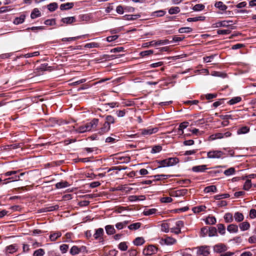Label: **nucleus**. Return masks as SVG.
<instances>
[{
    "mask_svg": "<svg viewBox=\"0 0 256 256\" xmlns=\"http://www.w3.org/2000/svg\"><path fill=\"white\" fill-rule=\"evenodd\" d=\"M116 122L115 118L111 116L108 115L105 118V121L100 124V128L97 130L98 134L102 135L108 133L110 128V124H114Z\"/></svg>",
    "mask_w": 256,
    "mask_h": 256,
    "instance_id": "1",
    "label": "nucleus"
},
{
    "mask_svg": "<svg viewBox=\"0 0 256 256\" xmlns=\"http://www.w3.org/2000/svg\"><path fill=\"white\" fill-rule=\"evenodd\" d=\"M98 119L93 118L90 122L78 127L76 130V132L80 133H84L90 131L93 128H96L98 124Z\"/></svg>",
    "mask_w": 256,
    "mask_h": 256,
    "instance_id": "2",
    "label": "nucleus"
},
{
    "mask_svg": "<svg viewBox=\"0 0 256 256\" xmlns=\"http://www.w3.org/2000/svg\"><path fill=\"white\" fill-rule=\"evenodd\" d=\"M178 162V160L176 158H166L162 160H156V163L158 164L157 168H160L164 167H168L172 166Z\"/></svg>",
    "mask_w": 256,
    "mask_h": 256,
    "instance_id": "3",
    "label": "nucleus"
},
{
    "mask_svg": "<svg viewBox=\"0 0 256 256\" xmlns=\"http://www.w3.org/2000/svg\"><path fill=\"white\" fill-rule=\"evenodd\" d=\"M158 240V242L162 246L172 245L176 242V240L175 238L167 236H166L164 238H159Z\"/></svg>",
    "mask_w": 256,
    "mask_h": 256,
    "instance_id": "4",
    "label": "nucleus"
},
{
    "mask_svg": "<svg viewBox=\"0 0 256 256\" xmlns=\"http://www.w3.org/2000/svg\"><path fill=\"white\" fill-rule=\"evenodd\" d=\"M230 22H232V20H222L218 22L212 24L213 28H220V27H228L231 30L235 28V26L232 24H230Z\"/></svg>",
    "mask_w": 256,
    "mask_h": 256,
    "instance_id": "5",
    "label": "nucleus"
},
{
    "mask_svg": "<svg viewBox=\"0 0 256 256\" xmlns=\"http://www.w3.org/2000/svg\"><path fill=\"white\" fill-rule=\"evenodd\" d=\"M158 130V128L157 127L151 128L149 127L146 128H142L140 130L141 134L144 136H148L152 134L156 133Z\"/></svg>",
    "mask_w": 256,
    "mask_h": 256,
    "instance_id": "6",
    "label": "nucleus"
},
{
    "mask_svg": "<svg viewBox=\"0 0 256 256\" xmlns=\"http://www.w3.org/2000/svg\"><path fill=\"white\" fill-rule=\"evenodd\" d=\"M224 153L220 150H213L207 152V158H221Z\"/></svg>",
    "mask_w": 256,
    "mask_h": 256,
    "instance_id": "7",
    "label": "nucleus"
},
{
    "mask_svg": "<svg viewBox=\"0 0 256 256\" xmlns=\"http://www.w3.org/2000/svg\"><path fill=\"white\" fill-rule=\"evenodd\" d=\"M158 251V248L154 245H149L143 250V253L146 256H151L156 254Z\"/></svg>",
    "mask_w": 256,
    "mask_h": 256,
    "instance_id": "8",
    "label": "nucleus"
},
{
    "mask_svg": "<svg viewBox=\"0 0 256 256\" xmlns=\"http://www.w3.org/2000/svg\"><path fill=\"white\" fill-rule=\"evenodd\" d=\"M197 254L198 255H202L203 256H208L210 254V246H204L198 248Z\"/></svg>",
    "mask_w": 256,
    "mask_h": 256,
    "instance_id": "9",
    "label": "nucleus"
},
{
    "mask_svg": "<svg viewBox=\"0 0 256 256\" xmlns=\"http://www.w3.org/2000/svg\"><path fill=\"white\" fill-rule=\"evenodd\" d=\"M213 250L214 252L222 253L226 251L228 246L224 244H218L214 246Z\"/></svg>",
    "mask_w": 256,
    "mask_h": 256,
    "instance_id": "10",
    "label": "nucleus"
},
{
    "mask_svg": "<svg viewBox=\"0 0 256 256\" xmlns=\"http://www.w3.org/2000/svg\"><path fill=\"white\" fill-rule=\"evenodd\" d=\"M104 234V230L102 228H98L96 230L95 233L94 234V237L95 240L103 241V235Z\"/></svg>",
    "mask_w": 256,
    "mask_h": 256,
    "instance_id": "11",
    "label": "nucleus"
},
{
    "mask_svg": "<svg viewBox=\"0 0 256 256\" xmlns=\"http://www.w3.org/2000/svg\"><path fill=\"white\" fill-rule=\"evenodd\" d=\"M206 169V166L205 164H203L194 166L192 168V172H204Z\"/></svg>",
    "mask_w": 256,
    "mask_h": 256,
    "instance_id": "12",
    "label": "nucleus"
},
{
    "mask_svg": "<svg viewBox=\"0 0 256 256\" xmlns=\"http://www.w3.org/2000/svg\"><path fill=\"white\" fill-rule=\"evenodd\" d=\"M188 190L186 189H181L174 191L172 193V196L180 197L184 196L187 194Z\"/></svg>",
    "mask_w": 256,
    "mask_h": 256,
    "instance_id": "13",
    "label": "nucleus"
},
{
    "mask_svg": "<svg viewBox=\"0 0 256 256\" xmlns=\"http://www.w3.org/2000/svg\"><path fill=\"white\" fill-rule=\"evenodd\" d=\"M61 22L66 24H70L76 22V19L74 16H68L61 19Z\"/></svg>",
    "mask_w": 256,
    "mask_h": 256,
    "instance_id": "14",
    "label": "nucleus"
},
{
    "mask_svg": "<svg viewBox=\"0 0 256 256\" xmlns=\"http://www.w3.org/2000/svg\"><path fill=\"white\" fill-rule=\"evenodd\" d=\"M90 35L88 34H84L82 36H79L75 37H71V38H62V41L63 42H69L72 40H75L82 38H88Z\"/></svg>",
    "mask_w": 256,
    "mask_h": 256,
    "instance_id": "15",
    "label": "nucleus"
},
{
    "mask_svg": "<svg viewBox=\"0 0 256 256\" xmlns=\"http://www.w3.org/2000/svg\"><path fill=\"white\" fill-rule=\"evenodd\" d=\"M74 6L73 2H67L62 4L60 6V9L62 10H68L72 8Z\"/></svg>",
    "mask_w": 256,
    "mask_h": 256,
    "instance_id": "16",
    "label": "nucleus"
},
{
    "mask_svg": "<svg viewBox=\"0 0 256 256\" xmlns=\"http://www.w3.org/2000/svg\"><path fill=\"white\" fill-rule=\"evenodd\" d=\"M26 18V15L24 14H21L19 17H16L14 20V24H19L23 23Z\"/></svg>",
    "mask_w": 256,
    "mask_h": 256,
    "instance_id": "17",
    "label": "nucleus"
},
{
    "mask_svg": "<svg viewBox=\"0 0 256 256\" xmlns=\"http://www.w3.org/2000/svg\"><path fill=\"white\" fill-rule=\"evenodd\" d=\"M204 193L216 192L217 188L214 185L208 186L204 188Z\"/></svg>",
    "mask_w": 256,
    "mask_h": 256,
    "instance_id": "18",
    "label": "nucleus"
},
{
    "mask_svg": "<svg viewBox=\"0 0 256 256\" xmlns=\"http://www.w3.org/2000/svg\"><path fill=\"white\" fill-rule=\"evenodd\" d=\"M227 230L230 233H236L238 230V226L236 224H230L228 226Z\"/></svg>",
    "mask_w": 256,
    "mask_h": 256,
    "instance_id": "19",
    "label": "nucleus"
},
{
    "mask_svg": "<svg viewBox=\"0 0 256 256\" xmlns=\"http://www.w3.org/2000/svg\"><path fill=\"white\" fill-rule=\"evenodd\" d=\"M62 236V232H57L51 234L50 235V239L52 242L56 241L58 238Z\"/></svg>",
    "mask_w": 256,
    "mask_h": 256,
    "instance_id": "20",
    "label": "nucleus"
},
{
    "mask_svg": "<svg viewBox=\"0 0 256 256\" xmlns=\"http://www.w3.org/2000/svg\"><path fill=\"white\" fill-rule=\"evenodd\" d=\"M106 234L108 235H112L116 233V230L112 225H107L105 226Z\"/></svg>",
    "mask_w": 256,
    "mask_h": 256,
    "instance_id": "21",
    "label": "nucleus"
},
{
    "mask_svg": "<svg viewBox=\"0 0 256 256\" xmlns=\"http://www.w3.org/2000/svg\"><path fill=\"white\" fill-rule=\"evenodd\" d=\"M234 217L235 220L238 222H242L244 219L243 214L240 212H235Z\"/></svg>",
    "mask_w": 256,
    "mask_h": 256,
    "instance_id": "22",
    "label": "nucleus"
},
{
    "mask_svg": "<svg viewBox=\"0 0 256 256\" xmlns=\"http://www.w3.org/2000/svg\"><path fill=\"white\" fill-rule=\"evenodd\" d=\"M240 228L242 231L248 230L250 228V224L248 222L245 221L239 224Z\"/></svg>",
    "mask_w": 256,
    "mask_h": 256,
    "instance_id": "23",
    "label": "nucleus"
},
{
    "mask_svg": "<svg viewBox=\"0 0 256 256\" xmlns=\"http://www.w3.org/2000/svg\"><path fill=\"white\" fill-rule=\"evenodd\" d=\"M40 16H41V12L38 10V9L37 8H34L32 10V11L30 14V18L32 19H34V18L40 17Z\"/></svg>",
    "mask_w": 256,
    "mask_h": 256,
    "instance_id": "24",
    "label": "nucleus"
},
{
    "mask_svg": "<svg viewBox=\"0 0 256 256\" xmlns=\"http://www.w3.org/2000/svg\"><path fill=\"white\" fill-rule=\"evenodd\" d=\"M224 221L226 223L232 222L234 220V216L230 212L226 213L224 216Z\"/></svg>",
    "mask_w": 256,
    "mask_h": 256,
    "instance_id": "25",
    "label": "nucleus"
},
{
    "mask_svg": "<svg viewBox=\"0 0 256 256\" xmlns=\"http://www.w3.org/2000/svg\"><path fill=\"white\" fill-rule=\"evenodd\" d=\"M214 6L222 10H226L228 7L222 2H217L215 3Z\"/></svg>",
    "mask_w": 256,
    "mask_h": 256,
    "instance_id": "26",
    "label": "nucleus"
},
{
    "mask_svg": "<svg viewBox=\"0 0 256 256\" xmlns=\"http://www.w3.org/2000/svg\"><path fill=\"white\" fill-rule=\"evenodd\" d=\"M222 133L218 132L213 134L210 135L208 137V140H214L216 139H222Z\"/></svg>",
    "mask_w": 256,
    "mask_h": 256,
    "instance_id": "27",
    "label": "nucleus"
},
{
    "mask_svg": "<svg viewBox=\"0 0 256 256\" xmlns=\"http://www.w3.org/2000/svg\"><path fill=\"white\" fill-rule=\"evenodd\" d=\"M141 226L142 224L140 222H138L130 224L128 226V228L130 230H135L140 228L141 227Z\"/></svg>",
    "mask_w": 256,
    "mask_h": 256,
    "instance_id": "28",
    "label": "nucleus"
},
{
    "mask_svg": "<svg viewBox=\"0 0 256 256\" xmlns=\"http://www.w3.org/2000/svg\"><path fill=\"white\" fill-rule=\"evenodd\" d=\"M216 222V218L214 216H208L206 218L205 222L207 224H214Z\"/></svg>",
    "mask_w": 256,
    "mask_h": 256,
    "instance_id": "29",
    "label": "nucleus"
},
{
    "mask_svg": "<svg viewBox=\"0 0 256 256\" xmlns=\"http://www.w3.org/2000/svg\"><path fill=\"white\" fill-rule=\"evenodd\" d=\"M145 242L144 238L142 237H138L134 239L133 242L135 246H139L143 244Z\"/></svg>",
    "mask_w": 256,
    "mask_h": 256,
    "instance_id": "30",
    "label": "nucleus"
},
{
    "mask_svg": "<svg viewBox=\"0 0 256 256\" xmlns=\"http://www.w3.org/2000/svg\"><path fill=\"white\" fill-rule=\"evenodd\" d=\"M18 248H16V246L14 244H12L8 246L6 248V252L9 254H14L16 252Z\"/></svg>",
    "mask_w": 256,
    "mask_h": 256,
    "instance_id": "31",
    "label": "nucleus"
},
{
    "mask_svg": "<svg viewBox=\"0 0 256 256\" xmlns=\"http://www.w3.org/2000/svg\"><path fill=\"white\" fill-rule=\"evenodd\" d=\"M70 184L66 181H62L56 184V188H62L68 186Z\"/></svg>",
    "mask_w": 256,
    "mask_h": 256,
    "instance_id": "32",
    "label": "nucleus"
},
{
    "mask_svg": "<svg viewBox=\"0 0 256 256\" xmlns=\"http://www.w3.org/2000/svg\"><path fill=\"white\" fill-rule=\"evenodd\" d=\"M250 128L247 126H244L240 128L237 131L238 134H245L249 132Z\"/></svg>",
    "mask_w": 256,
    "mask_h": 256,
    "instance_id": "33",
    "label": "nucleus"
},
{
    "mask_svg": "<svg viewBox=\"0 0 256 256\" xmlns=\"http://www.w3.org/2000/svg\"><path fill=\"white\" fill-rule=\"evenodd\" d=\"M242 100V98L240 96H236L232 98L231 100H230L228 102V104L230 105H233L236 104H237L239 102H240Z\"/></svg>",
    "mask_w": 256,
    "mask_h": 256,
    "instance_id": "34",
    "label": "nucleus"
},
{
    "mask_svg": "<svg viewBox=\"0 0 256 256\" xmlns=\"http://www.w3.org/2000/svg\"><path fill=\"white\" fill-rule=\"evenodd\" d=\"M125 18V19L126 20H135L136 19H138L140 17V14H126L124 16Z\"/></svg>",
    "mask_w": 256,
    "mask_h": 256,
    "instance_id": "35",
    "label": "nucleus"
},
{
    "mask_svg": "<svg viewBox=\"0 0 256 256\" xmlns=\"http://www.w3.org/2000/svg\"><path fill=\"white\" fill-rule=\"evenodd\" d=\"M208 231V235L210 237L217 236V230L215 227H210Z\"/></svg>",
    "mask_w": 256,
    "mask_h": 256,
    "instance_id": "36",
    "label": "nucleus"
},
{
    "mask_svg": "<svg viewBox=\"0 0 256 256\" xmlns=\"http://www.w3.org/2000/svg\"><path fill=\"white\" fill-rule=\"evenodd\" d=\"M166 13V12L164 10H156L152 14V16L154 17H162Z\"/></svg>",
    "mask_w": 256,
    "mask_h": 256,
    "instance_id": "37",
    "label": "nucleus"
},
{
    "mask_svg": "<svg viewBox=\"0 0 256 256\" xmlns=\"http://www.w3.org/2000/svg\"><path fill=\"white\" fill-rule=\"evenodd\" d=\"M206 208L204 206H198L194 207L192 209L194 213H199L201 212L204 211Z\"/></svg>",
    "mask_w": 256,
    "mask_h": 256,
    "instance_id": "38",
    "label": "nucleus"
},
{
    "mask_svg": "<svg viewBox=\"0 0 256 256\" xmlns=\"http://www.w3.org/2000/svg\"><path fill=\"white\" fill-rule=\"evenodd\" d=\"M47 8L49 11L52 12H54L58 8V4L56 2H52L48 4L47 6Z\"/></svg>",
    "mask_w": 256,
    "mask_h": 256,
    "instance_id": "39",
    "label": "nucleus"
},
{
    "mask_svg": "<svg viewBox=\"0 0 256 256\" xmlns=\"http://www.w3.org/2000/svg\"><path fill=\"white\" fill-rule=\"evenodd\" d=\"M217 227L218 231L220 234L223 235L226 233V228L224 224H218Z\"/></svg>",
    "mask_w": 256,
    "mask_h": 256,
    "instance_id": "40",
    "label": "nucleus"
},
{
    "mask_svg": "<svg viewBox=\"0 0 256 256\" xmlns=\"http://www.w3.org/2000/svg\"><path fill=\"white\" fill-rule=\"evenodd\" d=\"M180 9L178 6L172 7L168 10V13L170 14H176L180 12Z\"/></svg>",
    "mask_w": 256,
    "mask_h": 256,
    "instance_id": "41",
    "label": "nucleus"
},
{
    "mask_svg": "<svg viewBox=\"0 0 256 256\" xmlns=\"http://www.w3.org/2000/svg\"><path fill=\"white\" fill-rule=\"evenodd\" d=\"M116 158L118 160H121L122 163H128L130 161V156H117Z\"/></svg>",
    "mask_w": 256,
    "mask_h": 256,
    "instance_id": "42",
    "label": "nucleus"
},
{
    "mask_svg": "<svg viewBox=\"0 0 256 256\" xmlns=\"http://www.w3.org/2000/svg\"><path fill=\"white\" fill-rule=\"evenodd\" d=\"M70 252L72 256L79 254L80 252L79 248L76 246H72L70 250Z\"/></svg>",
    "mask_w": 256,
    "mask_h": 256,
    "instance_id": "43",
    "label": "nucleus"
},
{
    "mask_svg": "<svg viewBox=\"0 0 256 256\" xmlns=\"http://www.w3.org/2000/svg\"><path fill=\"white\" fill-rule=\"evenodd\" d=\"M189 124V122H184L180 124L178 128V131H180L182 134L184 132L183 130L186 128Z\"/></svg>",
    "mask_w": 256,
    "mask_h": 256,
    "instance_id": "44",
    "label": "nucleus"
},
{
    "mask_svg": "<svg viewBox=\"0 0 256 256\" xmlns=\"http://www.w3.org/2000/svg\"><path fill=\"white\" fill-rule=\"evenodd\" d=\"M130 110V109L128 108L117 110L116 112V114L118 117H124Z\"/></svg>",
    "mask_w": 256,
    "mask_h": 256,
    "instance_id": "45",
    "label": "nucleus"
},
{
    "mask_svg": "<svg viewBox=\"0 0 256 256\" xmlns=\"http://www.w3.org/2000/svg\"><path fill=\"white\" fill-rule=\"evenodd\" d=\"M84 47L85 48H98L100 47V44L95 42H92L90 43L86 44Z\"/></svg>",
    "mask_w": 256,
    "mask_h": 256,
    "instance_id": "46",
    "label": "nucleus"
},
{
    "mask_svg": "<svg viewBox=\"0 0 256 256\" xmlns=\"http://www.w3.org/2000/svg\"><path fill=\"white\" fill-rule=\"evenodd\" d=\"M235 168H230L224 171V173L226 176H230L235 173Z\"/></svg>",
    "mask_w": 256,
    "mask_h": 256,
    "instance_id": "47",
    "label": "nucleus"
},
{
    "mask_svg": "<svg viewBox=\"0 0 256 256\" xmlns=\"http://www.w3.org/2000/svg\"><path fill=\"white\" fill-rule=\"evenodd\" d=\"M155 178L154 180H160L162 178L166 179L170 177V175L167 174H158L153 176Z\"/></svg>",
    "mask_w": 256,
    "mask_h": 256,
    "instance_id": "48",
    "label": "nucleus"
},
{
    "mask_svg": "<svg viewBox=\"0 0 256 256\" xmlns=\"http://www.w3.org/2000/svg\"><path fill=\"white\" fill-rule=\"evenodd\" d=\"M192 31V28L190 27L181 28H179L180 33H190Z\"/></svg>",
    "mask_w": 256,
    "mask_h": 256,
    "instance_id": "49",
    "label": "nucleus"
},
{
    "mask_svg": "<svg viewBox=\"0 0 256 256\" xmlns=\"http://www.w3.org/2000/svg\"><path fill=\"white\" fill-rule=\"evenodd\" d=\"M118 248L122 251H126L128 249L127 242H121L118 246Z\"/></svg>",
    "mask_w": 256,
    "mask_h": 256,
    "instance_id": "50",
    "label": "nucleus"
},
{
    "mask_svg": "<svg viewBox=\"0 0 256 256\" xmlns=\"http://www.w3.org/2000/svg\"><path fill=\"white\" fill-rule=\"evenodd\" d=\"M50 120L54 124H57L58 125H61L66 124V122L62 120H56V118H50Z\"/></svg>",
    "mask_w": 256,
    "mask_h": 256,
    "instance_id": "51",
    "label": "nucleus"
},
{
    "mask_svg": "<svg viewBox=\"0 0 256 256\" xmlns=\"http://www.w3.org/2000/svg\"><path fill=\"white\" fill-rule=\"evenodd\" d=\"M45 254L44 250L42 248H40L34 252L33 256H43Z\"/></svg>",
    "mask_w": 256,
    "mask_h": 256,
    "instance_id": "52",
    "label": "nucleus"
},
{
    "mask_svg": "<svg viewBox=\"0 0 256 256\" xmlns=\"http://www.w3.org/2000/svg\"><path fill=\"white\" fill-rule=\"evenodd\" d=\"M162 150V146L160 145L154 146L152 147L151 153L156 154L160 152Z\"/></svg>",
    "mask_w": 256,
    "mask_h": 256,
    "instance_id": "53",
    "label": "nucleus"
},
{
    "mask_svg": "<svg viewBox=\"0 0 256 256\" xmlns=\"http://www.w3.org/2000/svg\"><path fill=\"white\" fill-rule=\"evenodd\" d=\"M252 187L251 180H247L244 185L243 188L246 190H249Z\"/></svg>",
    "mask_w": 256,
    "mask_h": 256,
    "instance_id": "54",
    "label": "nucleus"
},
{
    "mask_svg": "<svg viewBox=\"0 0 256 256\" xmlns=\"http://www.w3.org/2000/svg\"><path fill=\"white\" fill-rule=\"evenodd\" d=\"M154 53V51L152 50H147L144 51H142L140 52V55L142 57H144L148 56H150L152 54Z\"/></svg>",
    "mask_w": 256,
    "mask_h": 256,
    "instance_id": "55",
    "label": "nucleus"
},
{
    "mask_svg": "<svg viewBox=\"0 0 256 256\" xmlns=\"http://www.w3.org/2000/svg\"><path fill=\"white\" fill-rule=\"evenodd\" d=\"M205 6L202 4H196L192 8L194 11H200L204 8Z\"/></svg>",
    "mask_w": 256,
    "mask_h": 256,
    "instance_id": "56",
    "label": "nucleus"
},
{
    "mask_svg": "<svg viewBox=\"0 0 256 256\" xmlns=\"http://www.w3.org/2000/svg\"><path fill=\"white\" fill-rule=\"evenodd\" d=\"M169 225L167 223H162L161 224V230L162 231L168 233L169 232Z\"/></svg>",
    "mask_w": 256,
    "mask_h": 256,
    "instance_id": "57",
    "label": "nucleus"
},
{
    "mask_svg": "<svg viewBox=\"0 0 256 256\" xmlns=\"http://www.w3.org/2000/svg\"><path fill=\"white\" fill-rule=\"evenodd\" d=\"M217 56V54H212L210 56H207L204 57V61L206 62H212V60L214 58L215 56Z\"/></svg>",
    "mask_w": 256,
    "mask_h": 256,
    "instance_id": "58",
    "label": "nucleus"
},
{
    "mask_svg": "<svg viewBox=\"0 0 256 256\" xmlns=\"http://www.w3.org/2000/svg\"><path fill=\"white\" fill-rule=\"evenodd\" d=\"M58 208V206L54 205L44 208V212H52L54 210H56Z\"/></svg>",
    "mask_w": 256,
    "mask_h": 256,
    "instance_id": "59",
    "label": "nucleus"
},
{
    "mask_svg": "<svg viewBox=\"0 0 256 256\" xmlns=\"http://www.w3.org/2000/svg\"><path fill=\"white\" fill-rule=\"evenodd\" d=\"M208 228L206 227L202 228L200 232V236L205 237L208 234Z\"/></svg>",
    "mask_w": 256,
    "mask_h": 256,
    "instance_id": "60",
    "label": "nucleus"
},
{
    "mask_svg": "<svg viewBox=\"0 0 256 256\" xmlns=\"http://www.w3.org/2000/svg\"><path fill=\"white\" fill-rule=\"evenodd\" d=\"M68 245L66 244H62L60 246V249L62 254H65L67 252L68 249Z\"/></svg>",
    "mask_w": 256,
    "mask_h": 256,
    "instance_id": "61",
    "label": "nucleus"
},
{
    "mask_svg": "<svg viewBox=\"0 0 256 256\" xmlns=\"http://www.w3.org/2000/svg\"><path fill=\"white\" fill-rule=\"evenodd\" d=\"M156 208L148 209L146 210H144V214L145 216H150V214H154L156 212Z\"/></svg>",
    "mask_w": 256,
    "mask_h": 256,
    "instance_id": "62",
    "label": "nucleus"
},
{
    "mask_svg": "<svg viewBox=\"0 0 256 256\" xmlns=\"http://www.w3.org/2000/svg\"><path fill=\"white\" fill-rule=\"evenodd\" d=\"M226 100L224 98H221L218 100V101L215 102L213 103L212 106L215 108L220 106V105L223 104L224 103V101Z\"/></svg>",
    "mask_w": 256,
    "mask_h": 256,
    "instance_id": "63",
    "label": "nucleus"
},
{
    "mask_svg": "<svg viewBox=\"0 0 256 256\" xmlns=\"http://www.w3.org/2000/svg\"><path fill=\"white\" fill-rule=\"evenodd\" d=\"M160 201L162 203H170L172 201V199L170 197H162L160 198Z\"/></svg>",
    "mask_w": 256,
    "mask_h": 256,
    "instance_id": "64",
    "label": "nucleus"
}]
</instances>
